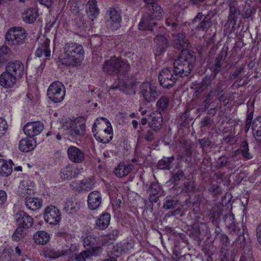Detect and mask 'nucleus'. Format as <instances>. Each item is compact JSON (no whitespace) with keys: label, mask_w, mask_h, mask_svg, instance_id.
Segmentation results:
<instances>
[{"label":"nucleus","mask_w":261,"mask_h":261,"mask_svg":"<svg viewBox=\"0 0 261 261\" xmlns=\"http://www.w3.org/2000/svg\"><path fill=\"white\" fill-rule=\"evenodd\" d=\"M84 49L82 45L76 42L65 43L59 57L62 65L67 66H80L84 58Z\"/></svg>","instance_id":"nucleus-1"},{"label":"nucleus","mask_w":261,"mask_h":261,"mask_svg":"<svg viewBox=\"0 0 261 261\" xmlns=\"http://www.w3.org/2000/svg\"><path fill=\"white\" fill-rule=\"evenodd\" d=\"M148 8V12L144 15L138 24L140 30L152 31L156 25L155 21L160 20L164 14L163 9L156 3V0H144Z\"/></svg>","instance_id":"nucleus-2"},{"label":"nucleus","mask_w":261,"mask_h":261,"mask_svg":"<svg viewBox=\"0 0 261 261\" xmlns=\"http://www.w3.org/2000/svg\"><path fill=\"white\" fill-rule=\"evenodd\" d=\"M195 61L193 52L182 50L173 63V73L179 76H187L193 68Z\"/></svg>","instance_id":"nucleus-3"},{"label":"nucleus","mask_w":261,"mask_h":261,"mask_svg":"<svg viewBox=\"0 0 261 261\" xmlns=\"http://www.w3.org/2000/svg\"><path fill=\"white\" fill-rule=\"evenodd\" d=\"M129 65L121 58L113 57L106 60L102 65V70L110 75L118 74L128 71Z\"/></svg>","instance_id":"nucleus-4"},{"label":"nucleus","mask_w":261,"mask_h":261,"mask_svg":"<svg viewBox=\"0 0 261 261\" xmlns=\"http://www.w3.org/2000/svg\"><path fill=\"white\" fill-rule=\"evenodd\" d=\"M27 34L21 27L10 28L6 34V40L10 45L19 46L25 42Z\"/></svg>","instance_id":"nucleus-5"},{"label":"nucleus","mask_w":261,"mask_h":261,"mask_svg":"<svg viewBox=\"0 0 261 261\" xmlns=\"http://www.w3.org/2000/svg\"><path fill=\"white\" fill-rule=\"evenodd\" d=\"M65 93L66 89L62 83L56 81L49 86L47 91V95L53 102L59 103L64 99Z\"/></svg>","instance_id":"nucleus-6"},{"label":"nucleus","mask_w":261,"mask_h":261,"mask_svg":"<svg viewBox=\"0 0 261 261\" xmlns=\"http://www.w3.org/2000/svg\"><path fill=\"white\" fill-rule=\"evenodd\" d=\"M140 93L146 102L155 100L159 95L156 87L148 82H144L141 85Z\"/></svg>","instance_id":"nucleus-7"},{"label":"nucleus","mask_w":261,"mask_h":261,"mask_svg":"<svg viewBox=\"0 0 261 261\" xmlns=\"http://www.w3.org/2000/svg\"><path fill=\"white\" fill-rule=\"evenodd\" d=\"M44 219L50 225H57L61 220L60 211L55 206L50 205L44 210Z\"/></svg>","instance_id":"nucleus-8"},{"label":"nucleus","mask_w":261,"mask_h":261,"mask_svg":"<svg viewBox=\"0 0 261 261\" xmlns=\"http://www.w3.org/2000/svg\"><path fill=\"white\" fill-rule=\"evenodd\" d=\"M5 69L18 80L21 79L24 74L25 69L23 64L19 61H13L8 63Z\"/></svg>","instance_id":"nucleus-9"},{"label":"nucleus","mask_w":261,"mask_h":261,"mask_svg":"<svg viewBox=\"0 0 261 261\" xmlns=\"http://www.w3.org/2000/svg\"><path fill=\"white\" fill-rule=\"evenodd\" d=\"M177 75L173 74L171 70L168 68L163 69L159 75L160 84L164 88H169L173 86L177 80Z\"/></svg>","instance_id":"nucleus-10"},{"label":"nucleus","mask_w":261,"mask_h":261,"mask_svg":"<svg viewBox=\"0 0 261 261\" xmlns=\"http://www.w3.org/2000/svg\"><path fill=\"white\" fill-rule=\"evenodd\" d=\"M44 125L40 121L27 123L23 127L24 133L30 138H33L39 135L43 130Z\"/></svg>","instance_id":"nucleus-11"},{"label":"nucleus","mask_w":261,"mask_h":261,"mask_svg":"<svg viewBox=\"0 0 261 261\" xmlns=\"http://www.w3.org/2000/svg\"><path fill=\"white\" fill-rule=\"evenodd\" d=\"M100 119L103 120L107 124V128L99 133L94 134V137L96 140L103 144L109 143L113 138V130L111 123L108 121L106 118L101 117Z\"/></svg>","instance_id":"nucleus-12"},{"label":"nucleus","mask_w":261,"mask_h":261,"mask_svg":"<svg viewBox=\"0 0 261 261\" xmlns=\"http://www.w3.org/2000/svg\"><path fill=\"white\" fill-rule=\"evenodd\" d=\"M67 153L69 159L73 163H81L85 159V154L84 151L76 146H69Z\"/></svg>","instance_id":"nucleus-13"},{"label":"nucleus","mask_w":261,"mask_h":261,"mask_svg":"<svg viewBox=\"0 0 261 261\" xmlns=\"http://www.w3.org/2000/svg\"><path fill=\"white\" fill-rule=\"evenodd\" d=\"M109 18L108 25L112 30H116L120 27V23L122 21L120 12L115 8H111L108 11Z\"/></svg>","instance_id":"nucleus-14"},{"label":"nucleus","mask_w":261,"mask_h":261,"mask_svg":"<svg viewBox=\"0 0 261 261\" xmlns=\"http://www.w3.org/2000/svg\"><path fill=\"white\" fill-rule=\"evenodd\" d=\"M102 202V195L98 191L91 192L88 196L87 204L91 210H95L99 207Z\"/></svg>","instance_id":"nucleus-15"},{"label":"nucleus","mask_w":261,"mask_h":261,"mask_svg":"<svg viewBox=\"0 0 261 261\" xmlns=\"http://www.w3.org/2000/svg\"><path fill=\"white\" fill-rule=\"evenodd\" d=\"M86 131L84 120L82 118L76 119L72 128L69 130V135L73 138L77 139L83 136Z\"/></svg>","instance_id":"nucleus-16"},{"label":"nucleus","mask_w":261,"mask_h":261,"mask_svg":"<svg viewBox=\"0 0 261 261\" xmlns=\"http://www.w3.org/2000/svg\"><path fill=\"white\" fill-rule=\"evenodd\" d=\"M16 220L18 226L26 230L33 225L34 220L33 218L24 212H21L17 214Z\"/></svg>","instance_id":"nucleus-17"},{"label":"nucleus","mask_w":261,"mask_h":261,"mask_svg":"<svg viewBox=\"0 0 261 261\" xmlns=\"http://www.w3.org/2000/svg\"><path fill=\"white\" fill-rule=\"evenodd\" d=\"M163 117L161 113L158 111L151 112L148 117L149 127L154 131L159 130L162 126Z\"/></svg>","instance_id":"nucleus-18"},{"label":"nucleus","mask_w":261,"mask_h":261,"mask_svg":"<svg viewBox=\"0 0 261 261\" xmlns=\"http://www.w3.org/2000/svg\"><path fill=\"white\" fill-rule=\"evenodd\" d=\"M18 81L19 80L14 77L13 74H10L6 69L0 75V85L5 88L14 87Z\"/></svg>","instance_id":"nucleus-19"},{"label":"nucleus","mask_w":261,"mask_h":261,"mask_svg":"<svg viewBox=\"0 0 261 261\" xmlns=\"http://www.w3.org/2000/svg\"><path fill=\"white\" fill-rule=\"evenodd\" d=\"M101 252L100 247H96L91 248V249L86 250L77 255L73 261H86L87 259H90L93 256L98 255Z\"/></svg>","instance_id":"nucleus-20"},{"label":"nucleus","mask_w":261,"mask_h":261,"mask_svg":"<svg viewBox=\"0 0 261 261\" xmlns=\"http://www.w3.org/2000/svg\"><path fill=\"white\" fill-rule=\"evenodd\" d=\"M50 40L45 38L36 51V56L38 57H49L50 56V50L49 49Z\"/></svg>","instance_id":"nucleus-21"},{"label":"nucleus","mask_w":261,"mask_h":261,"mask_svg":"<svg viewBox=\"0 0 261 261\" xmlns=\"http://www.w3.org/2000/svg\"><path fill=\"white\" fill-rule=\"evenodd\" d=\"M132 164L121 162L116 167L114 173L117 177H123L132 171Z\"/></svg>","instance_id":"nucleus-22"},{"label":"nucleus","mask_w":261,"mask_h":261,"mask_svg":"<svg viewBox=\"0 0 261 261\" xmlns=\"http://www.w3.org/2000/svg\"><path fill=\"white\" fill-rule=\"evenodd\" d=\"M36 146V141L32 138L22 139L19 143V148L23 152L32 151Z\"/></svg>","instance_id":"nucleus-23"},{"label":"nucleus","mask_w":261,"mask_h":261,"mask_svg":"<svg viewBox=\"0 0 261 261\" xmlns=\"http://www.w3.org/2000/svg\"><path fill=\"white\" fill-rule=\"evenodd\" d=\"M154 42L156 43L155 55H158L164 51L168 45V41L164 36L158 35L154 39Z\"/></svg>","instance_id":"nucleus-24"},{"label":"nucleus","mask_w":261,"mask_h":261,"mask_svg":"<svg viewBox=\"0 0 261 261\" xmlns=\"http://www.w3.org/2000/svg\"><path fill=\"white\" fill-rule=\"evenodd\" d=\"M95 185L94 180L91 178H85L76 184V188L79 192L88 191L92 189Z\"/></svg>","instance_id":"nucleus-25"},{"label":"nucleus","mask_w":261,"mask_h":261,"mask_svg":"<svg viewBox=\"0 0 261 261\" xmlns=\"http://www.w3.org/2000/svg\"><path fill=\"white\" fill-rule=\"evenodd\" d=\"M111 216L109 213H105L100 216L96 221V228L99 230H103L110 224Z\"/></svg>","instance_id":"nucleus-26"},{"label":"nucleus","mask_w":261,"mask_h":261,"mask_svg":"<svg viewBox=\"0 0 261 261\" xmlns=\"http://www.w3.org/2000/svg\"><path fill=\"white\" fill-rule=\"evenodd\" d=\"M87 13L90 19L93 20L99 14V10L95 0H91L87 4Z\"/></svg>","instance_id":"nucleus-27"},{"label":"nucleus","mask_w":261,"mask_h":261,"mask_svg":"<svg viewBox=\"0 0 261 261\" xmlns=\"http://www.w3.org/2000/svg\"><path fill=\"white\" fill-rule=\"evenodd\" d=\"M173 43L174 47L178 49L187 48L189 46L188 41L185 34L182 33H179L174 36Z\"/></svg>","instance_id":"nucleus-28"},{"label":"nucleus","mask_w":261,"mask_h":261,"mask_svg":"<svg viewBox=\"0 0 261 261\" xmlns=\"http://www.w3.org/2000/svg\"><path fill=\"white\" fill-rule=\"evenodd\" d=\"M38 16V14L36 9L29 8L22 14V19L26 23H32L36 20Z\"/></svg>","instance_id":"nucleus-29"},{"label":"nucleus","mask_w":261,"mask_h":261,"mask_svg":"<svg viewBox=\"0 0 261 261\" xmlns=\"http://www.w3.org/2000/svg\"><path fill=\"white\" fill-rule=\"evenodd\" d=\"M49 234L44 231H37L34 235L35 242L39 245H45L49 241Z\"/></svg>","instance_id":"nucleus-30"},{"label":"nucleus","mask_w":261,"mask_h":261,"mask_svg":"<svg viewBox=\"0 0 261 261\" xmlns=\"http://www.w3.org/2000/svg\"><path fill=\"white\" fill-rule=\"evenodd\" d=\"M240 14H241V10L240 8H238V3L236 2L230 3L229 4V14L228 16V19L230 21L236 23V20Z\"/></svg>","instance_id":"nucleus-31"},{"label":"nucleus","mask_w":261,"mask_h":261,"mask_svg":"<svg viewBox=\"0 0 261 261\" xmlns=\"http://www.w3.org/2000/svg\"><path fill=\"white\" fill-rule=\"evenodd\" d=\"M12 172V165L11 163L0 159V175L3 176L7 177Z\"/></svg>","instance_id":"nucleus-32"},{"label":"nucleus","mask_w":261,"mask_h":261,"mask_svg":"<svg viewBox=\"0 0 261 261\" xmlns=\"http://www.w3.org/2000/svg\"><path fill=\"white\" fill-rule=\"evenodd\" d=\"M42 202L40 199L34 197H27L25 200V206L30 210L36 211L41 206Z\"/></svg>","instance_id":"nucleus-33"},{"label":"nucleus","mask_w":261,"mask_h":261,"mask_svg":"<svg viewBox=\"0 0 261 261\" xmlns=\"http://www.w3.org/2000/svg\"><path fill=\"white\" fill-rule=\"evenodd\" d=\"M11 55L10 49L7 46L0 48V65L6 63L10 59Z\"/></svg>","instance_id":"nucleus-34"},{"label":"nucleus","mask_w":261,"mask_h":261,"mask_svg":"<svg viewBox=\"0 0 261 261\" xmlns=\"http://www.w3.org/2000/svg\"><path fill=\"white\" fill-rule=\"evenodd\" d=\"M83 245L85 247H91L92 248H95V247H94V246L97 244L98 241L96 236L91 233H89L84 237H83Z\"/></svg>","instance_id":"nucleus-35"},{"label":"nucleus","mask_w":261,"mask_h":261,"mask_svg":"<svg viewBox=\"0 0 261 261\" xmlns=\"http://www.w3.org/2000/svg\"><path fill=\"white\" fill-rule=\"evenodd\" d=\"M237 151H240L243 158L246 160H250L253 158L252 154L249 151L248 143L245 140L242 141L240 149Z\"/></svg>","instance_id":"nucleus-36"},{"label":"nucleus","mask_w":261,"mask_h":261,"mask_svg":"<svg viewBox=\"0 0 261 261\" xmlns=\"http://www.w3.org/2000/svg\"><path fill=\"white\" fill-rule=\"evenodd\" d=\"M73 167L70 165L63 167L60 172L61 177L63 180L70 179L75 176L73 172Z\"/></svg>","instance_id":"nucleus-37"},{"label":"nucleus","mask_w":261,"mask_h":261,"mask_svg":"<svg viewBox=\"0 0 261 261\" xmlns=\"http://www.w3.org/2000/svg\"><path fill=\"white\" fill-rule=\"evenodd\" d=\"M174 158H166L159 161L157 165L158 168L160 169H168L170 168V166L173 161Z\"/></svg>","instance_id":"nucleus-38"},{"label":"nucleus","mask_w":261,"mask_h":261,"mask_svg":"<svg viewBox=\"0 0 261 261\" xmlns=\"http://www.w3.org/2000/svg\"><path fill=\"white\" fill-rule=\"evenodd\" d=\"M211 85V81L210 79L205 77L201 83L197 84L196 86V92L198 93L202 92L208 89Z\"/></svg>","instance_id":"nucleus-39"},{"label":"nucleus","mask_w":261,"mask_h":261,"mask_svg":"<svg viewBox=\"0 0 261 261\" xmlns=\"http://www.w3.org/2000/svg\"><path fill=\"white\" fill-rule=\"evenodd\" d=\"M221 205H216L214 206L211 210V218L212 219V221L219 218L222 215L223 211H222Z\"/></svg>","instance_id":"nucleus-40"},{"label":"nucleus","mask_w":261,"mask_h":261,"mask_svg":"<svg viewBox=\"0 0 261 261\" xmlns=\"http://www.w3.org/2000/svg\"><path fill=\"white\" fill-rule=\"evenodd\" d=\"M211 25V20L208 16H206L198 25L196 26L197 30L206 31Z\"/></svg>","instance_id":"nucleus-41"},{"label":"nucleus","mask_w":261,"mask_h":261,"mask_svg":"<svg viewBox=\"0 0 261 261\" xmlns=\"http://www.w3.org/2000/svg\"><path fill=\"white\" fill-rule=\"evenodd\" d=\"M26 230L18 226L15 232L12 235V239L16 241H18L23 238L25 234Z\"/></svg>","instance_id":"nucleus-42"},{"label":"nucleus","mask_w":261,"mask_h":261,"mask_svg":"<svg viewBox=\"0 0 261 261\" xmlns=\"http://www.w3.org/2000/svg\"><path fill=\"white\" fill-rule=\"evenodd\" d=\"M252 130L253 134H256L258 131L261 130V116L257 117L253 120Z\"/></svg>","instance_id":"nucleus-43"},{"label":"nucleus","mask_w":261,"mask_h":261,"mask_svg":"<svg viewBox=\"0 0 261 261\" xmlns=\"http://www.w3.org/2000/svg\"><path fill=\"white\" fill-rule=\"evenodd\" d=\"M169 103V99L166 96H163L161 97L156 103V105L159 109L164 110L166 109Z\"/></svg>","instance_id":"nucleus-44"},{"label":"nucleus","mask_w":261,"mask_h":261,"mask_svg":"<svg viewBox=\"0 0 261 261\" xmlns=\"http://www.w3.org/2000/svg\"><path fill=\"white\" fill-rule=\"evenodd\" d=\"M251 14L252 9L250 6L245 3L243 10L242 11L241 10V14L245 18H248L251 16Z\"/></svg>","instance_id":"nucleus-45"},{"label":"nucleus","mask_w":261,"mask_h":261,"mask_svg":"<svg viewBox=\"0 0 261 261\" xmlns=\"http://www.w3.org/2000/svg\"><path fill=\"white\" fill-rule=\"evenodd\" d=\"M177 204V201L171 199L166 200L164 204L163 207L165 209H171L175 207Z\"/></svg>","instance_id":"nucleus-46"},{"label":"nucleus","mask_w":261,"mask_h":261,"mask_svg":"<svg viewBox=\"0 0 261 261\" xmlns=\"http://www.w3.org/2000/svg\"><path fill=\"white\" fill-rule=\"evenodd\" d=\"M152 195H156L161 191V187L158 182H153L149 187Z\"/></svg>","instance_id":"nucleus-47"},{"label":"nucleus","mask_w":261,"mask_h":261,"mask_svg":"<svg viewBox=\"0 0 261 261\" xmlns=\"http://www.w3.org/2000/svg\"><path fill=\"white\" fill-rule=\"evenodd\" d=\"M7 127L8 125L6 120L4 118L0 117V137L5 134Z\"/></svg>","instance_id":"nucleus-48"},{"label":"nucleus","mask_w":261,"mask_h":261,"mask_svg":"<svg viewBox=\"0 0 261 261\" xmlns=\"http://www.w3.org/2000/svg\"><path fill=\"white\" fill-rule=\"evenodd\" d=\"M74 123V120H72L70 119H66L63 122L62 127L65 130H70Z\"/></svg>","instance_id":"nucleus-49"},{"label":"nucleus","mask_w":261,"mask_h":261,"mask_svg":"<svg viewBox=\"0 0 261 261\" xmlns=\"http://www.w3.org/2000/svg\"><path fill=\"white\" fill-rule=\"evenodd\" d=\"M195 188V184L193 181H189L185 182L184 184V188L182 191L184 192L188 193L192 191Z\"/></svg>","instance_id":"nucleus-50"},{"label":"nucleus","mask_w":261,"mask_h":261,"mask_svg":"<svg viewBox=\"0 0 261 261\" xmlns=\"http://www.w3.org/2000/svg\"><path fill=\"white\" fill-rule=\"evenodd\" d=\"M21 184L22 186L27 191H31L34 186V182L30 179L23 180Z\"/></svg>","instance_id":"nucleus-51"},{"label":"nucleus","mask_w":261,"mask_h":261,"mask_svg":"<svg viewBox=\"0 0 261 261\" xmlns=\"http://www.w3.org/2000/svg\"><path fill=\"white\" fill-rule=\"evenodd\" d=\"M133 247V245L132 243H125L123 244H120L119 249L121 252L123 253H125L130 249H132Z\"/></svg>","instance_id":"nucleus-52"},{"label":"nucleus","mask_w":261,"mask_h":261,"mask_svg":"<svg viewBox=\"0 0 261 261\" xmlns=\"http://www.w3.org/2000/svg\"><path fill=\"white\" fill-rule=\"evenodd\" d=\"M253 119V112H251L249 114L247 115L246 122H245V130L246 132H247L251 126V122Z\"/></svg>","instance_id":"nucleus-53"},{"label":"nucleus","mask_w":261,"mask_h":261,"mask_svg":"<svg viewBox=\"0 0 261 261\" xmlns=\"http://www.w3.org/2000/svg\"><path fill=\"white\" fill-rule=\"evenodd\" d=\"M217 164L221 167L228 165V158L225 156H220L218 160Z\"/></svg>","instance_id":"nucleus-54"},{"label":"nucleus","mask_w":261,"mask_h":261,"mask_svg":"<svg viewBox=\"0 0 261 261\" xmlns=\"http://www.w3.org/2000/svg\"><path fill=\"white\" fill-rule=\"evenodd\" d=\"M245 65L243 64L241 65L240 67L237 68L236 70L234 71V72L231 74L230 79H234L237 76H238L242 71H243L245 69Z\"/></svg>","instance_id":"nucleus-55"},{"label":"nucleus","mask_w":261,"mask_h":261,"mask_svg":"<svg viewBox=\"0 0 261 261\" xmlns=\"http://www.w3.org/2000/svg\"><path fill=\"white\" fill-rule=\"evenodd\" d=\"M165 23L167 26L172 27L173 28H175L178 25L174 18L171 17L167 18L166 20Z\"/></svg>","instance_id":"nucleus-56"},{"label":"nucleus","mask_w":261,"mask_h":261,"mask_svg":"<svg viewBox=\"0 0 261 261\" xmlns=\"http://www.w3.org/2000/svg\"><path fill=\"white\" fill-rule=\"evenodd\" d=\"M7 194L2 190H0V205L4 204L7 201Z\"/></svg>","instance_id":"nucleus-57"},{"label":"nucleus","mask_w":261,"mask_h":261,"mask_svg":"<svg viewBox=\"0 0 261 261\" xmlns=\"http://www.w3.org/2000/svg\"><path fill=\"white\" fill-rule=\"evenodd\" d=\"M65 254V251H59L57 250H53L51 252L50 257L53 258H57Z\"/></svg>","instance_id":"nucleus-58"},{"label":"nucleus","mask_w":261,"mask_h":261,"mask_svg":"<svg viewBox=\"0 0 261 261\" xmlns=\"http://www.w3.org/2000/svg\"><path fill=\"white\" fill-rule=\"evenodd\" d=\"M222 65V59L221 58H217L214 64V68H215V72H217L220 68H221V66Z\"/></svg>","instance_id":"nucleus-59"},{"label":"nucleus","mask_w":261,"mask_h":261,"mask_svg":"<svg viewBox=\"0 0 261 261\" xmlns=\"http://www.w3.org/2000/svg\"><path fill=\"white\" fill-rule=\"evenodd\" d=\"M36 2L47 8L51 7L53 5L52 0H36Z\"/></svg>","instance_id":"nucleus-60"},{"label":"nucleus","mask_w":261,"mask_h":261,"mask_svg":"<svg viewBox=\"0 0 261 261\" xmlns=\"http://www.w3.org/2000/svg\"><path fill=\"white\" fill-rule=\"evenodd\" d=\"M119 247L120 244H117L116 246H114L113 248V254L116 257L119 256L121 254L123 253L120 251Z\"/></svg>","instance_id":"nucleus-61"},{"label":"nucleus","mask_w":261,"mask_h":261,"mask_svg":"<svg viewBox=\"0 0 261 261\" xmlns=\"http://www.w3.org/2000/svg\"><path fill=\"white\" fill-rule=\"evenodd\" d=\"M144 138L147 141L150 142L154 139V134L151 131L148 130L145 135Z\"/></svg>","instance_id":"nucleus-62"},{"label":"nucleus","mask_w":261,"mask_h":261,"mask_svg":"<svg viewBox=\"0 0 261 261\" xmlns=\"http://www.w3.org/2000/svg\"><path fill=\"white\" fill-rule=\"evenodd\" d=\"M256 237L258 243L261 245V223L256 228Z\"/></svg>","instance_id":"nucleus-63"},{"label":"nucleus","mask_w":261,"mask_h":261,"mask_svg":"<svg viewBox=\"0 0 261 261\" xmlns=\"http://www.w3.org/2000/svg\"><path fill=\"white\" fill-rule=\"evenodd\" d=\"M211 123V119L208 117H204L200 122L201 126L205 127Z\"/></svg>","instance_id":"nucleus-64"}]
</instances>
